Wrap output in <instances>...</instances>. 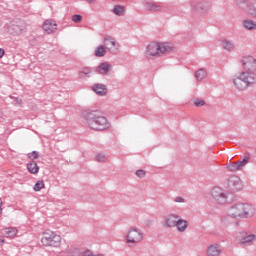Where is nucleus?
<instances>
[{
  "label": "nucleus",
  "mask_w": 256,
  "mask_h": 256,
  "mask_svg": "<svg viewBox=\"0 0 256 256\" xmlns=\"http://www.w3.org/2000/svg\"><path fill=\"white\" fill-rule=\"evenodd\" d=\"M242 65L246 71L232 79L233 85L241 91L253 87L256 83V59L253 56H246L242 59Z\"/></svg>",
  "instance_id": "nucleus-1"
},
{
  "label": "nucleus",
  "mask_w": 256,
  "mask_h": 256,
  "mask_svg": "<svg viewBox=\"0 0 256 256\" xmlns=\"http://www.w3.org/2000/svg\"><path fill=\"white\" fill-rule=\"evenodd\" d=\"M83 116L86 119L87 125L94 131H105V129H109V127H111L107 117L103 116L99 110L85 111Z\"/></svg>",
  "instance_id": "nucleus-2"
},
{
  "label": "nucleus",
  "mask_w": 256,
  "mask_h": 256,
  "mask_svg": "<svg viewBox=\"0 0 256 256\" xmlns=\"http://www.w3.org/2000/svg\"><path fill=\"white\" fill-rule=\"evenodd\" d=\"M255 213V207L249 203L236 204L228 209V217L232 219H249V217H253Z\"/></svg>",
  "instance_id": "nucleus-3"
},
{
  "label": "nucleus",
  "mask_w": 256,
  "mask_h": 256,
  "mask_svg": "<svg viewBox=\"0 0 256 256\" xmlns=\"http://www.w3.org/2000/svg\"><path fill=\"white\" fill-rule=\"evenodd\" d=\"M171 51L168 43L152 42L146 48V57H161V55Z\"/></svg>",
  "instance_id": "nucleus-4"
},
{
  "label": "nucleus",
  "mask_w": 256,
  "mask_h": 256,
  "mask_svg": "<svg viewBox=\"0 0 256 256\" xmlns=\"http://www.w3.org/2000/svg\"><path fill=\"white\" fill-rule=\"evenodd\" d=\"M41 243L44 247H59L61 245V236L51 230H47L43 233Z\"/></svg>",
  "instance_id": "nucleus-5"
},
{
  "label": "nucleus",
  "mask_w": 256,
  "mask_h": 256,
  "mask_svg": "<svg viewBox=\"0 0 256 256\" xmlns=\"http://www.w3.org/2000/svg\"><path fill=\"white\" fill-rule=\"evenodd\" d=\"M5 27L7 33H9V35H13L14 37H19V35H23V33L27 31V24L25 22L12 21Z\"/></svg>",
  "instance_id": "nucleus-6"
},
{
  "label": "nucleus",
  "mask_w": 256,
  "mask_h": 256,
  "mask_svg": "<svg viewBox=\"0 0 256 256\" xmlns=\"http://www.w3.org/2000/svg\"><path fill=\"white\" fill-rule=\"evenodd\" d=\"M236 5L243 11L247 9L248 15L256 19V0H236Z\"/></svg>",
  "instance_id": "nucleus-7"
},
{
  "label": "nucleus",
  "mask_w": 256,
  "mask_h": 256,
  "mask_svg": "<svg viewBox=\"0 0 256 256\" xmlns=\"http://www.w3.org/2000/svg\"><path fill=\"white\" fill-rule=\"evenodd\" d=\"M226 189L231 191V193H237L243 189V182H241V178L237 175L230 176L226 183Z\"/></svg>",
  "instance_id": "nucleus-8"
},
{
  "label": "nucleus",
  "mask_w": 256,
  "mask_h": 256,
  "mask_svg": "<svg viewBox=\"0 0 256 256\" xmlns=\"http://www.w3.org/2000/svg\"><path fill=\"white\" fill-rule=\"evenodd\" d=\"M143 241V232L141 230L131 227L128 230V234L126 236V243H141Z\"/></svg>",
  "instance_id": "nucleus-9"
},
{
  "label": "nucleus",
  "mask_w": 256,
  "mask_h": 256,
  "mask_svg": "<svg viewBox=\"0 0 256 256\" xmlns=\"http://www.w3.org/2000/svg\"><path fill=\"white\" fill-rule=\"evenodd\" d=\"M104 46L109 51V53L115 54L119 51V43L112 36H106L104 38Z\"/></svg>",
  "instance_id": "nucleus-10"
},
{
  "label": "nucleus",
  "mask_w": 256,
  "mask_h": 256,
  "mask_svg": "<svg viewBox=\"0 0 256 256\" xmlns=\"http://www.w3.org/2000/svg\"><path fill=\"white\" fill-rule=\"evenodd\" d=\"M212 197L220 205H224V203H227V194H225V191H223V189H221L220 187H214L212 189Z\"/></svg>",
  "instance_id": "nucleus-11"
},
{
  "label": "nucleus",
  "mask_w": 256,
  "mask_h": 256,
  "mask_svg": "<svg viewBox=\"0 0 256 256\" xmlns=\"http://www.w3.org/2000/svg\"><path fill=\"white\" fill-rule=\"evenodd\" d=\"M255 239H256L255 234H249L247 232H242L239 243H240L241 247H247V245H253V241H255Z\"/></svg>",
  "instance_id": "nucleus-12"
},
{
  "label": "nucleus",
  "mask_w": 256,
  "mask_h": 256,
  "mask_svg": "<svg viewBox=\"0 0 256 256\" xmlns=\"http://www.w3.org/2000/svg\"><path fill=\"white\" fill-rule=\"evenodd\" d=\"M177 221H179V215L168 214L164 216V227H168V228L176 227Z\"/></svg>",
  "instance_id": "nucleus-13"
},
{
  "label": "nucleus",
  "mask_w": 256,
  "mask_h": 256,
  "mask_svg": "<svg viewBox=\"0 0 256 256\" xmlns=\"http://www.w3.org/2000/svg\"><path fill=\"white\" fill-rule=\"evenodd\" d=\"M144 7L148 9V11L157 12L163 9V3L155 1H145Z\"/></svg>",
  "instance_id": "nucleus-14"
},
{
  "label": "nucleus",
  "mask_w": 256,
  "mask_h": 256,
  "mask_svg": "<svg viewBox=\"0 0 256 256\" xmlns=\"http://www.w3.org/2000/svg\"><path fill=\"white\" fill-rule=\"evenodd\" d=\"M111 69H113V66L111 64L107 62H103V63H100L96 71L100 75H111Z\"/></svg>",
  "instance_id": "nucleus-15"
},
{
  "label": "nucleus",
  "mask_w": 256,
  "mask_h": 256,
  "mask_svg": "<svg viewBox=\"0 0 256 256\" xmlns=\"http://www.w3.org/2000/svg\"><path fill=\"white\" fill-rule=\"evenodd\" d=\"M221 253L222 250L219 244H211L206 251L207 256H221Z\"/></svg>",
  "instance_id": "nucleus-16"
},
{
  "label": "nucleus",
  "mask_w": 256,
  "mask_h": 256,
  "mask_svg": "<svg viewBox=\"0 0 256 256\" xmlns=\"http://www.w3.org/2000/svg\"><path fill=\"white\" fill-rule=\"evenodd\" d=\"M42 29H44L46 33L51 34L57 29V23H55V20H45Z\"/></svg>",
  "instance_id": "nucleus-17"
},
{
  "label": "nucleus",
  "mask_w": 256,
  "mask_h": 256,
  "mask_svg": "<svg viewBox=\"0 0 256 256\" xmlns=\"http://www.w3.org/2000/svg\"><path fill=\"white\" fill-rule=\"evenodd\" d=\"M192 9H194V11H199L200 13H205V11H209V2L192 3Z\"/></svg>",
  "instance_id": "nucleus-18"
},
{
  "label": "nucleus",
  "mask_w": 256,
  "mask_h": 256,
  "mask_svg": "<svg viewBox=\"0 0 256 256\" xmlns=\"http://www.w3.org/2000/svg\"><path fill=\"white\" fill-rule=\"evenodd\" d=\"M92 90L96 95H100V97H105L107 95V86L104 84H94L92 86Z\"/></svg>",
  "instance_id": "nucleus-19"
},
{
  "label": "nucleus",
  "mask_w": 256,
  "mask_h": 256,
  "mask_svg": "<svg viewBox=\"0 0 256 256\" xmlns=\"http://www.w3.org/2000/svg\"><path fill=\"white\" fill-rule=\"evenodd\" d=\"M242 25L244 29H247V31H255L256 29V22L255 20L251 18H246L242 21Z\"/></svg>",
  "instance_id": "nucleus-20"
},
{
  "label": "nucleus",
  "mask_w": 256,
  "mask_h": 256,
  "mask_svg": "<svg viewBox=\"0 0 256 256\" xmlns=\"http://www.w3.org/2000/svg\"><path fill=\"white\" fill-rule=\"evenodd\" d=\"M176 227L180 233H184V231H187V227H189V222L178 218V221L176 222Z\"/></svg>",
  "instance_id": "nucleus-21"
},
{
  "label": "nucleus",
  "mask_w": 256,
  "mask_h": 256,
  "mask_svg": "<svg viewBox=\"0 0 256 256\" xmlns=\"http://www.w3.org/2000/svg\"><path fill=\"white\" fill-rule=\"evenodd\" d=\"M27 169L29 173H32V175H37L39 173V165H37V162L31 161L27 164Z\"/></svg>",
  "instance_id": "nucleus-22"
},
{
  "label": "nucleus",
  "mask_w": 256,
  "mask_h": 256,
  "mask_svg": "<svg viewBox=\"0 0 256 256\" xmlns=\"http://www.w3.org/2000/svg\"><path fill=\"white\" fill-rule=\"evenodd\" d=\"M222 47L226 51H233V49H235V44L231 42V40L225 39V40H222Z\"/></svg>",
  "instance_id": "nucleus-23"
},
{
  "label": "nucleus",
  "mask_w": 256,
  "mask_h": 256,
  "mask_svg": "<svg viewBox=\"0 0 256 256\" xmlns=\"http://www.w3.org/2000/svg\"><path fill=\"white\" fill-rule=\"evenodd\" d=\"M4 235L8 239H13V237H15L17 235V228H13V227L6 228Z\"/></svg>",
  "instance_id": "nucleus-24"
},
{
  "label": "nucleus",
  "mask_w": 256,
  "mask_h": 256,
  "mask_svg": "<svg viewBox=\"0 0 256 256\" xmlns=\"http://www.w3.org/2000/svg\"><path fill=\"white\" fill-rule=\"evenodd\" d=\"M125 6L116 5L113 8L114 15H118V17H123L125 15Z\"/></svg>",
  "instance_id": "nucleus-25"
},
{
  "label": "nucleus",
  "mask_w": 256,
  "mask_h": 256,
  "mask_svg": "<svg viewBox=\"0 0 256 256\" xmlns=\"http://www.w3.org/2000/svg\"><path fill=\"white\" fill-rule=\"evenodd\" d=\"M195 77L197 81H203V79L207 77V70H205L204 68H200L199 70L196 71Z\"/></svg>",
  "instance_id": "nucleus-26"
},
{
  "label": "nucleus",
  "mask_w": 256,
  "mask_h": 256,
  "mask_svg": "<svg viewBox=\"0 0 256 256\" xmlns=\"http://www.w3.org/2000/svg\"><path fill=\"white\" fill-rule=\"evenodd\" d=\"M94 55L96 57H105V55H107V50H105V46H98L94 52Z\"/></svg>",
  "instance_id": "nucleus-27"
},
{
  "label": "nucleus",
  "mask_w": 256,
  "mask_h": 256,
  "mask_svg": "<svg viewBox=\"0 0 256 256\" xmlns=\"http://www.w3.org/2000/svg\"><path fill=\"white\" fill-rule=\"evenodd\" d=\"M227 169H228V171L235 173V171H241L242 168L239 165V162H230L227 165Z\"/></svg>",
  "instance_id": "nucleus-28"
},
{
  "label": "nucleus",
  "mask_w": 256,
  "mask_h": 256,
  "mask_svg": "<svg viewBox=\"0 0 256 256\" xmlns=\"http://www.w3.org/2000/svg\"><path fill=\"white\" fill-rule=\"evenodd\" d=\"M250 159H251V157L249 156V153H245L243 159L237 161L238 165H240V168L243 169V167H245V165H247V163H249Z\"/></svg>",
  "instance_id": "nucleus-29"
},
{
  "label": "nucleus",
  "mask_w": 256,
  "mask_h": 256,
  "mask_svg": "<svg viewBox=\"0 0 256 256\" xmlns=\"http://www.w3.org/2000/svg\"><path fill=\"white\" fill-rule=\"evenodd\" d=\"M95 161L98 163H105L107 161V156L104 153H98L95 156Z\"/></svg>",
  "instance_id": "nucleus-30"
},
{
  "label": "nucleus",
  "mask_w": 256,
  "mask_h": 256,
  "mask_svg": "<svg viewBox=\"0 0 256 256\" xmlns=\"http://www.w3.org/2000/svg\"><path fill=\"white\" fill-rule=\"evenodd\" d=\"M91 73H93V69H91V67H86L84 70H82L80 73H79V77L83 78L85 77V75H91Z\"/></svg>",
  "instance_id": "nucleus-31"
},
{
  "label": "nucleus",
  "mask_w": 256,
  "mask_h": 256,
  "mask_svg": "<svg viewBox=\"0 0 256 256\" xmlns=\"http://www.w3.org/2000/svg\"><path fill=\"white\" fill-rule=\"evenodd\" d=\"M43 187H45V182H43V180H38L36 182V184L34 185V191H41V189H43Z\"/></svg>",
  "instance_id": "nucleus-32"
},
{
  "label": "nucleus",
  "mask_w": 256,
  "mask_h": 256,
  "mask_svg": "<svg viewBox=\"0 0 256 256\" xmlns=\"http://www.w3.org/2000/svg\"><path fill=\"white\" fill-rule=\"evenodd\" d=\"M194 105L195 107H203V105H205V100L194 98Z\"/></svg>",
  "instance_id": "nucleus-33"
},
{
  "label": "nucleus",
  "mask_w": 256,
  "mask_h": 256,
  "mask_svg": "<svg viewBox=\"0 0 256 256\" xmlns=\"http://www.w3.org/2000/svg\"><path fill=\"white\" fill-rule=\"evenodd\" d=\"M72 21L74 23H81V21H83V16H81L80 14H74L72 16Z\"/></svg>",
  "instance_id": "nucleus-34"
},
{
  "label": "nucleus",
  "mask_w": 256,
  "mask_h": 256,
  "mask_svg": "<svg viewBox=\"0 0 256 256\" xmlns=\"http://www.w3.org/2000/svg\"><path fill=\"white\" fill-rule=\"evenodd\" d=\"M29 159H39V152L33 151L32 153L28 154Z\"/></svg>",
  "instance_id": "nucleus-35"
},
{
  "label": "nucleus",
  "mask_w": 256,
  "mask_h": 256,
  "mask_svg": "<svg viewBox=\"0 0 256 256\" xmlns=\"http://www.w3.org/2000/svg\"><path fill=\"white\" fill-rule=\"evenodd\" d=\"M136 175H137V177H139L140 179H143V177H145V175H146V172H145V170L140 169V170H137V171H136Z\"/></svg>",
  "instance_id": "nucleus-36"
},
{
  "label": "nucleus",
  "mask_w": 256,
  "mask_h": 256,
  "mask_svg": "<svg viewBox=\"0 0 256 256\" xmlns=\"http://www.w3.org/2000/svg\"><path fill=\"white\" fill-rule=\"evenodd\" d=\"M175 203H185V199L181 196H177L175 199H174Z\"/></svg>",
  "instance_id": "nucleus-37"
},
{
  "label": "nucleus",
  "mask_w": 256,
  "mask_h": 256,
  "mask_svg": "<svg viewBox=\"0 0 256 256\" xmlns=\"http://www.w3.org/2000/svg\"><path fill=\"white\" fill-rule=\"evenodd\" d=\"M81 256H95L91 250H86L82 253Z\"/></svg>",
  "instance_id": "nucleus-38"
},
{
  "label": "nucleus",
  "mask_w": 256,
  "mask_h": 256,
  "mask_svg": "<svg viewBox=\"0 0 256 256\" xmlns=\"http://www.w3.org/2000/svg\"><path fill=\"white\" fill-rule=\"evenodd\" d=\"M15 105H21L23 103V100L21 98H14Z\"/></svg>",
  "instance_id": "nucleus-39"
},
{
  "label": "nucleus",
  "mask_w": 256,
  "mask_h": 256,
  "mask_svg": "<svg viewBox=\"0 0 256 256\" xmlns=\"http://www.w3.org/2000/svg\"><path fill=\"white\" fill-rule=\"evenodd\" d=\"M5 55V50L3 48H0V59Z\"/></svg>",
  "instance_id": "nucleus-40"
},
{
  "label": "nucleus",
  "mask_w": 256,
  "mask_h": 256,
  "mask_svg": "<svg viewBox=\"0 0 256 256\" xmlns=\"http://www.w3.org/2000/svg\"><path fill=\"white\" fill-rule=\"evenodd\" d=\"M2 205H3V201L0 198V215H1L2 211H3V209L1 208Z\"/></svg>",
  "instance_id": "nucleus-41"
},
{
  "label": "nucleus",
  "mask_w": 256,
  "mask_h": 256,
  "mask_svg": "<svg viewBox=\"0 0 256 256\" xmlns=\"http://www.w3.org/2000/svg\"><path fill=\"white\" fill-rule=\"evenodd\" d=\"M3 243H5V239H3V237L0 236V245H3Z\"/></svg>",
  "instance_id": "nucleus-42"
},
{
  "label": "nucleus",
  "mask_w": 256,
  "mask_h": 256,
  "mask_svg": "<svg viewBox=\"0 0 256 256\" xmlns=\"http://www.w3.org/2000/svg\"><path fill=\"white\" fill-rule=\"evenodd\" d=\"M86 1H87V3H90V4L95 3V0H86Z\"/></svg>",
  "instance_id": "nucleus-43"
}]
</instances>
